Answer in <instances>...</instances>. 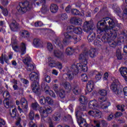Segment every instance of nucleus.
<instances>
[{
  "mask_svg": "<svg viewBox=\"0 0 127 127\" xmlns=\"http://www.w3.org/2000/svg\"><path fill=\"white\" fill-rule=\"evenodd\" d=\"M88 115L93 118H101L102 112L99 109H95L88 112Z\"/></svg>",
  "mask_w": 127,
  "mask_h": 127,
  "instance_id": "9b49d317",
  "label": "nucleus"
},
{
  "mask_svg": "<svg viewBox=\"0 0 127 127\" xmlns=\"http://www.w3.org/2000/svg\"><path fill=\"white\" fill-rule=\"evenodd\" d=\"M93 25L91 21H86L84 23L82 29L85 32H89L90 30H93Z\"/></svg>",
  "mask_w": 127,
  "mask_h": 127,
  "instance_id": "9d476101",
  "label": "nucleus"
},
{
  "mask_svg": "<svg viewBox=\"0 0 127 127\" xmlns=\"http://www.w3.org/2000/svg\"><path fill=\"white\" fill-rule=\"evenodd\" d=\"M16 116V108H14L12 110V114H11V117L12 118H15Z\"/></svg>",
  "mask_w": 127,
  "mask_h": 127,
  "instance_id": "864d4df0",
  "label": "nucleus"
},
{
  "mask_svg": "<svg viewBox=\"0 0 127 127\" xmlns=\"http://www.w3.org/2000/svg\"><path fill=\"white\" fill-rule=\"evenodd\" d=\"M54 55L56 57H57L58 58H61V57H63V53L61 52L59 50H55L54 51Z\"/></svg>",
  "mask_w": 127,
  "mask_h": 127,
  "instance_id": "bb28decb",
  "label": "nucleus"
},
{
  "mask_svg": "<svg viewBox=\"0 0 127 127\" xmlns=\"http://www.w3.org/2000/svg\"><path fill=\"white\" fill-rule=\"evenodd\" d=\"M29 118L31 121L34 119V113L32 110H31L29 113Z\"/></svg>",
  "mask_w": 127,
  "mask_h": 127,
  "instance_id": "6e6d98bb",
  "label": "nucleus"
},
{
  "mask_svg": "<svg viewBox=\"0 0 127 127\" xmlns=\"http://www.w3.org/2000/svg\"><path fill=\"white\" fill-rule=\"evenodd\" d=\"M73 31L76 34H82L83 31L80 27L74 28L73 26H68L66 29V32L63 33V35L64 39L63 40L64 45H68V40H77V36L74 34Z\"/></svg>",
  "mask_w": 127,
  "mask_h": 127,
  "instance_id": "7ed1b4c3",
  "label": "nucleus"
},
{
  "mask_svg": "<svg viewBox=\"0 0 127 127\" xmlns=\"http://www.w3.org/2000/svg\"><path fill=\"white\" fill-rule=\"evenodd\" d=\"M117 109L119 111H121L122 112H124V111H125V105H119L117 106Z\"/></svg>",
  "mask_w": 127,
  "mask_h": 127,
  "instance_id": "09e8293b",
  "label": "nucleus"
},
{
  "mask_svg": "<svg viewBox=\"0 0 127 127\" xmlns=\"http://www.w3.org/2000/svg\"><path fill=\"white\" fill-rule=\"evenodd\" d=\"M96 75L95 76V78L97 81H99V80H101L102 78V76L103 75V72H98L96 71Z\"/></svg>",
  "mask_w": 127,
  "mask_h": 127,
  "instance_id": "72a5a7b5",
  "label": "nucleus"
},
{
  "mask_svg": "<svg viewBox=\"0 0 127 127\" xmlns=\"http://www.w3.org/2000/svg\"><path fill=\"white\" fill-rule=\"evenodd\" d=\"M120 74L124 78L126 81H127V68L122 67L120 69Z\"/></svg>",
  "mask_w": 127,
  "mask_h": 127,
  "instance_id": "f3484780",
  "label": "nucleus"
},
{
  "mask_svg": "<svg viewBox=\"0 0 127 127\" xmlns=\"http://www.w3.org/2000/svg\"><path fill=\"white\" fill-rule=\"evenodd\" d=\"M118 21L115 18H110L106 17L99 21L97 23V33L102 34V32L105 31L111 32L112 29L115 27V23H117Z\"/></svg>",
  "mask_w": 127,
  "mask_h": 127,
  "instance_id": "f257e3e1",
  "label": "nucleus"
},
{
  "mask_svg": "<svg viewBox=\"0 0 127 127\" xmlns=\"http://www.w3.org/2000/svg\"><path fill=\"white\" fill-rule=\"evenodd\" d=\"M116 56L119 60L122 59L123 56H122V52L121 50H119L117 51Z\"/></svg>",
  "mask_w": 127,
  "mask_h": 127,
  "instance_id": "ea45409f",
  "label": "nucleus"
},
{
  "mask_svg": "<svg viewBox=\"0 0 127 127\" xmlns=\"http://www.w3.org/2000/svg\"><path fill=\"white\" fill-rule=\"evenodd\" d=\"M101 107V104L99 105L98 104V101L96 100H91L89 102L88 104V107L90 109H95V108H97L98 107Z\"/></svg>",
  "mask_w": 127,
  "mask_h": 127,
  "instance_id": "dca6fc26",
  "label": "nucleus"
},
{
  "mask_svg": "<svg viewBox=\"0 0 127 127\" xmlns=\"http://www.w3.org/2000/svg\"><path fill=\"white\" fill-rule=\"evenodd\" d=\"M44 90L45 93L50 95L51 97H53V98H56V94H55L53 91L50 90V87H49V86H46Z\"/></svg>",
  "mask_w": 127,
  "mask_h": 127,
  "instance_id": "a211bd4d",
  "label": "nucleus"
},
{
  "mask_svg": "<svg viewBox=\"0 0 127 127\" xmlns=\"http://www.w3.org/2000/svg\"><path fill=\"white\" fill-rule=\"evenodd\" d=\"M45 101L46 103H47V104H48V105H53L54 103V101H53L52 98L48 97L45 98Z\"/></svg>",
  "mask_w": 127,
  "mask_h": 127,
  "instance_id": "2f4dec72",
  "label": "nucleus"
},
{
  "mask_svg": "<svg viewBox=\"0 0 127 127\" xmlns=\"http://www.w3.org/2000/svg\"><path fill=\"white\" fill-rule=\"evenodd\" d=\"M56 44L58 46V47H60L61 49H62L63 48V45L61 44V41L60 40H57L56 42Z\"/></svg>",
  "mask_w": 127,
  "mask_h": 127,
  "instance_id": "603ef678",
  "label": "nucleus"
},
{
  "mask_svg": "<svg viewBox=\"0 0 127 127\" xmlns=\"http://www.w3.org/2000/svg\"><path fill=\"white\" fill-rule=\"evenodd\" d=\"M3 95H5L6 97H7V98L4 99L3 101L4 105L5 108L8 109V108L10 107V103H9V100H8V97H9V93H8V91H5L4 92Z\"/></svg>",
  "mask_w": 127,
  "mask_h": 127,
  "instance_id": "2eb2a0df",
  "label": "nucleus"
},
{
  "mask_svg": "<svg viewBox=\"0 0 127 127\" xmlns=\"http://www.w3.org/2000/svg\"><path fill=\"white\" fill-rule=\"evenodd\" d=\"M73 49H72V48H66V49L65 50V53L66 54V55H72V54H73Z\"/></svg>",
  "mask_w": 127,
  "mask_h": 127,
  "instance_id": "f704fd0d",
  "label": "nucleus"
},
{
  "mask_svg": "<svg viewBox=\"0 0 127 127\" xmlns=\"http://www.w3.org/2000/svg\"><path fill=\"white\" fill-rule=\"evenodd\" d=\"M36 2L34 3L35 5H41V3L44 4L46 2V0H36Z\"/></svg>",
  "mask_w": 127,
  "mask_h": 127,
  "instance_id": "e433bc0d",
  "label": "nucleus"
},
{
  "mask_svg": "<svg viewBox=\"0 0 127 127\" xmlns=\"http://www.w3.org/2000/svg\"><path fill=\"white\" fill-rule=\"evenodd\" d=\"M52 74H53L54 75H55V76H57L58 75V71H57L56 69H54L52 71Z\"/></svg>",
  "mask_w": 127,
  "mask_h": 127,
  "instance_id": "338daca9",
  "label": "nucleus"
},
{
  "mask_svg": "<svg viewBox=\"0 0 127 127\" xmlns=\"http://www.w3.org/2000/svg\"><path fill=\"white\" fill-rule=\"evenodd\" d=\"M78 64H72L70 68V69L67 71L66 75L67 76L68 80L69 81H72L74 77L77 76V74H78L79 71H83L82 68H80V67L77 65Z\"/></svg>",
  "mask_w": 127,
  "mask_h": 127,
  "instance_id": "423d86ee",
  "label": "nucleus"
},
{
  "mask_svg": "<svg viewBox=\"0 0 127 127\" xmlns=\"http://www.w3.org/2000/svg\"><path fill=\"white\" fill-rule=\"evenodd\" d=\"M30 60H31V59H30V57H27L26 59L23 60V63H24V64H26V65H27L26 69L27 71H32L34 69V66H33L32 64H28V62H29Z\"/></svg>",
  "mask_w": 127,
  "mask_h": 127,
  "instance_id": "f8f14e48",
  "label": "nucleus"
},
{
  "mask_svg": "<svg viewBox=\"0 0 127 127\" xmlns=\"http://www.w3.org/2000/svg\"><path fill=\"white\" fill-rule=\"evenodd\" d=\"M94 44L95 46H100L102 45V42L99 40H96L94 41Z\"/></svg>",
  "mask_w": 127,
  "mask_h": 127,
  "instance_id": "8fccbe9b",
  "label": "nucleus"
},
{
  "mask_svg": "<svg viewBox=\"0 0 127 127\" xmlns=\"http://www.w3.org/2000/svg\"><path fill=\"white\" fill-rule=\"evenodd\" d=\"M20 104L22 107L25 110H27V108H28L27 106V101L25 100V98H22L20 100Z\"/></svg>",
  "mask_w": 127,
  "mask_h": 127,
  "instance_id": "b1692460",
  "label": "nucleus"
},
{
  "mask_svg": "<svg viewBox=\"0 0 127 127\" xmlns=\"http://www.w3.org/2000/svg\"><path fill=\"white\" fill-rule=\"evenodd\" d=\"M48 10H49V7H48V6L45 5H43L41 9L42 13H46Z\"/></svg>",
  "mask_w": 127,
  "mask_h": 127,
  "instance_id": "4c0bfd02",
  "label": "nucleus"
},
{
  "mask_svg": "<svg viewBox=\"0 0 127 127\" xmlns=\"http://www.w3.org/2000/svg\"><path fill=\"white\" fill-rule=\"evenodd\" d=\"M12 48L14 51H18L19 48L16 46V40L13 38L11 39Z\"/></svg>",
  "mask_w": 127,
  "mask_h": 127,
  "instance_id": "5701e85b",
  "label": "nucleus"
},
{
  "mask_svg": "<svg viewBox=\"0 0 127 127\" xmlns=\"http://www.w3.org/2000/svg\"><path fill=\"white\" fill-rule=\"evenodd\" d=\"M95 39V34L92 33L91 34H90L88 36V40L89 42H92V41H94V40Z\"/></svg>",
  "mask_w": 127,
  "mask_h": 127,
  "instance_id": "c9c22d12",
  "label": "nucleus"
},
{
  "mask_svg": "<svg viewBox=\"0 0 127 127\" xmlns=\"http://www.w3.org/2000/svg\"><path fill=\"white\" fill-rule=\"evenodd\" d=\"M37 59H41L42 57V54L40 52H38L36 56Z\"/></svg>",
  "mask_w": 127,
  "mask_h": 127,
  "instance_id": "bf43d9fd",
  "label": "nucleus"
},
{
  "mask_svg": "<svg viewBox=\"0 0 127 127\" xmlns=\"http://www.w3.org/2000/svg\"><path fill=\"white\" fill-rule=\"evenodd\" d=\"M56 68H58L59 70H62V68H63V65H62V64L60 62H58L56 64Z\"/></svg>",
  "mask_w": 127,
  "mask_h": 127,
  "instance_id": "de8ad7c7",
  "label": "nucleus"
},
{
  "mask_svg": "<svg viewBox=\"0 0 127 127\" xmlns=\"http://www.w3.org/2000/svg\"><path fill=\"white\" fill-rule=\"evenodd\" d=\"M53 89L54 90V91L56 92H58L57 91V89H58V85L57 84H55L53 86Z\"/></svg>",
  "mask_w": 127,
  "mask_h": 127,
  "instance_id": "0e129e2a",
  "label": "nucleus"
},
{
  "mask_svg": "<svg viewBox=\"0 0 127 127\" xmlns=\"http://www.w3.org/2000/svg\"><path fill=\"white\" fill-rule=\"evenodd\" d=\"M94 82H93V81L90 80L88 82L86 86V89L89 93H90V92H92V91H93V90L94 89Z\"/></svg>",
  "mask_w": 127,
  "mask_h": 127,
  "instance_id": "aec40b11",
  "label": "nucleus"
},
{
  "mask_svg": "<svg viewBox=\"0 0 127 127\" xmlns=\"http://www.w3.org/2000/svg\"><path fill=\"white\" fill-rule=\"evenodd\" d=\"M82 113H81L79 111H76L75 112V116L77 119V122L79 124V125H82V124H84V125H86V120L84 119L80 115H81Z\"/></svg>",
  "mask_w": 127,
  "mask_h": 127,
  "instance_id": "ddd939ff",
  "label": "nucleus"
},
{
  "mask_svg": "<svg viewBox=\"0 0 127 127\" xmlns=\"http://www.w3.org/2000/svg\"><path fill=\"white\" fill-rule=\"evenodd\" d=\"M48 61L49 62V65L50 67H56V62H55L51 58H49L48 59Z\"/></svg>",
  "mask_w": 127,
  "mask_h": 127,
  "instance_id": "393cba45",
  "label": "nucleus"
},
{
  "mask_svg": "<svg viewBox=\"0 0 127 127\" xmlns=\"http://www.w3.org/2000/svg\"><path fill=\"white\" fill-rule=\"evenodd\" d=\"M123 116V114L122 112H117L115 114V117L116 118H119V117H122Z\"/></svg>",
  "mask_w": 127,
  "mask_h": 127,
  "instance_id": "69168bd1",
  "label": "nucleus"
},
{
  "mask_svg": "<svg viewBox=\"0 0 127 127\" xmlns=\"http://www.w3.org/2000/svg\"><path fill=\"white\" fill-rule=\"evenodd\" d=\"M52 112V108L49 106H46L41 108L40 114L42 118H46V117H48L49 114H51Z\"/></svg>",
  "mask_w": 127,
  "mask_h": 127,
  "instance_id": "1a4fd4ad",
  "label": "nucleus"
},
{
  "mask_svg": "<svg viewBox=\"0 0 127 127\" xmlns=\"http://www.w3.org/2000/svg\"><path fill=\"white\" fill-rule=\"evenodd\" d=\"M71 13L74 15H79V14H80V11L77 9H72L71 10Z\"/></svg>",
  "mask_w": 127,
  "mask_h": 127,
  "instance_id": "a18cd8bd",
  "label": "nucleus"
},
{
  "mask_svg": "<svg viewBox=\"0 0 127 127\" xmlns=\"http://www.w3.org/2000/svg\"><path fill=\"white\" fill-rule=\"evenodd\" d=\"M82 19L81 18H76V22H75V24L77 25H80V24H82Z\"/></svg>",
  "mask_w": 127,
  "mask_h": 127,
  "instance_id": "13d9d810",
  "label": "nucleus"
},
{
  "mask_svg": "<svg viewBox=\"0 0 127 127\" xmlns=\"http://www.w3.org/2000/svg\"><path fill=\"white\" fill-rule=\"evenodd\" d=\"M61 86H63V87H64L67 91L68 92H70L72 89V87L71 86V84L69 82H63L61 83Z\"/></svg>",
  "mask_w": 127,
  "mask_h": 127,
  "instance_id": "4be33fe9",
  "label": "nucleus"
},
{
  "mask_svg": "<svg viewBox=\"0 0 127 127\" xmlns=\"http://www.w3.org/2000/svg\"><path fill=\"white\" fill-rule=\"evenodd\" d=\"M65 11H66L67 13H70V11H71V6L69 5L67 6L65 8Z\"/></svg>",
  "mask_w": 127,
  "mask_h": 127,
  "instance_id": "e2e57ef3",
  "label": "nucleus"
},
{
  "mask_svg": "<svg viewBox=\"0 0 127 127\" xmlns=\"http://www.w3.org/2000/svg\"><path fill=\"white\" fill-rule=\"evenodd\" d=\"M68 18V16L65 13L62 14L61 15L60 19L62 20H65V19H67Z\"/></svg>",
  "mask_w": 127,
  "mask_h": 127,
  "instance_id": "3c124183",
  "label": "nucleus"
},
{
  "mask_svg": "<svg viewBox=\"0 0 127 127\" xmlns=\"http://www.w3.org/2000/svg\"><path fill=\"white\" fill-rule=\"evenodd\" d=\"M98 52L95 49H91L90 50H85L80 55L79 59L81 63L77 64V67H79L83 72H87L88 71V57L89 56L91 58H94L97 56Z\"/></svg>",
  "mask_w": 127,
  "mask_h": 127,
  "instance_id": "f03ea898",
  "label": "nucleus"
},
{
  "mask_svg": "<svg viewBox=\"0 0 127 127\" xmlns=\"http://www.w3.org/2000/svg\"><path fill=\"white\" fill-rule=\"evenodd\" d=\"M99 93L101 96V97L99 99V102L100 103V106L102 109H107L110 106H111V102L108 98H107V91L104 89L100 90Z\"/></svg>",
  "mask_w": 127,
  "mask_h": 127,
  "instance_id": "20e7f679",
  "label": "nucleus"
},
{
  "mask_svg": "<svg viewBox=\"0 0 127 127\" xmlns=\"http://www.w3.org/2000/svg\"><path fill=\"white\" fill-rule=\"evenodd\" d=\"M109 44L111 47H116L117 45H119V43H117L114 41L111 42H109Z\"/></svg>",
  "mask_w": 127,
  "mask_h": 127,
  "instance_id": "49530a36",
  "label": "nucleus"
},
{
  "mask_svg": "<svg viewBox=\"0 0 127 127\" xmlns=\"http://www.w3.org/2000/svg\"><path fill=\"white\" fill-rule=\"evenodd\" d=\"M3 60H4L6 63H8V60L7 59V57L6 56H4L2 55L1 58H0V63L3 64Z\"/></svg>",
  "mask_w": 127,
  "mask_h": 127,
  "instance_id": "c756f323",
  "label": "nucleus"
},
{
  "mask_svg": "<svg viewBox=\"0 0 127 127\" xmlns=\"http://www.w3.org/2000/svg\"><path fill=\"white\" fill-rule=\"evenodd\" d=\"M45 80L47 83H50L51 82V78L49 76V75H45Z\"/></svg>",
  "mask_w": 127,
  "mask_h": 127,
  "instance_id": "4d7b16f0",
  "label": "nucleus"
},
{
  "mask_svg": "<svg viewBox=\"0 0 127 127\" xmlns=\"http://www.w3.org/2000/svg\"><path fill=\"white\" fill-rule=\"evenodd\" d=\"M21 36L22 37H24V38L29 37V33L27 31H22L21 32Z\"/></svg>",
  "mask_w": 127,
  "mask_h": 127,
  "instance_id": "473e14b6",
  "label": "nucleus"
},
{
  "mask_svg": "<svg viewBox=\"0 0 127 127\" xmlns=\"http://www.w3.org/2000/svg\"><path fill=\"white\" fill-rule=\"evenodd\" d=\"M76 20H77V18L75 17L71 18L70 19V22L71 23H73L74 24H76Z\"/></svg>",
  "mask_w": 127,
  "mask_h": 127,
  "instance_id": "052dcab7",
  "label": "nucleus"
},
{
  "mask_svg": "<svg viewBox=\"0 0 127 127\" xmlns=\"http://www.w3.org/2000/svg\"><path fill=\"white\" fill-rule=\"evenodd\" d=\"M29 78L31 81H34L32 83V90L34 93H37L39 90V84L36 81L39 78V73L36 72H33L30 73Z\"/></svg>",
  "mask_w": 127,
  "mask_h": 127,
  "instance_id": "39448f33",
  "label": "nucleus"
},
{
  "mask_svg": "<svg viewBox=\"0 0 127 127\" xmlns=\"http://www.w3.org/2000/svg\"><path fill=\"white\" fill-rule=\"evenodd\" d=\"M73 92L75 95H79L81 93V89H79V87H76L73 88Z\"/></svg>",
  "mask_w": 127,
  "mask_h": 127,
  "instance_id": "79ce46f5",
  "label": "nucleus"
},
{
  "mask_svg": "<svg viewBox=\"0 0 127 127\" xmlns=\"http://www.w3.org/2000/svg\"><path fill=\"white\" fill-rule=\"evenodd\" d=\"M50 10L51 12H53V13H55L58 11V6H57L56 4H52L50 7Z\"/></svg>",
  "mask_w": 127,
  "mask_h": 127,
  "instance_id": "a878e982",
  "label": "nucleus"
},
{
  "mask_svg": "<svg viewBox=\"0 0 127 127\" xmlns=\"http://www.w3.org/2000/svg\"><path fill=\"white\" fill-rule=\"evenodd\" d=\"M39 105L37 104V102H35L32 103L31 105V108L33 110H37L38 109Z\"/></svg>",
  "mask_w": 127,
  "mask_h": 127,
  "instance_id": "c03bdc74",
  "label": "nucleus"
},
{
  "mask_svg": "<svg viewBox=\"0 0 127 127\" xmlns=\"http://www.w3.org/2000/svg\"><path fill=\"white\" fill-rule=\"evenodd\" d=\"M80 79L82 82H87L88 80V75L86 74H83L80 76Z\"/></svg>",
  "mask_w": 127,
  "mask_h": 127,
  "instance_id": "58836bf2",
  "label": "nucleus"
},
{
  "mask_svg": "<svg viewBox=\"0 0 127 127\" xmlns=\"http://www.w3.org/2000/svg\"><path fill=\"white\" fill-rule=\"evenodd\" d=\"M87 101V98L85 97L84 96H81L79 98V101L81 104V106L78 108V110L81 111H85L86 110V105H85V102Z\"/></svg>",
  "mask_w": 127,
  "mask_h": 127,
  "instance_id": "4468645a",
  "label": "nucleus"
},
{
  "mask_svg": "<svg viewBox=\"0 0 127 127\" xmlns=\"http://www.w3.org/2000/svg\"><path fill=\"white\" fill-rule=\"evenodd\" d=\"M29 126H30V127H37L36 125H35V124L33 123V122H32V121H31L30 122Z\"/></svg>",
  "mask_w": 127,
  "mask_h": 127,
  "instance_id": "680f3d73",
  "label": "nucleus"
},
{
  "mask_svg": "<svg viewBox=\"0 0 127 127\" xmlns=\"http://www.w3.org/2000/svg\"><path fill=\"white\" fill-rule=\"evenodd\" d=\"M40 103L41 105H44L46 103L45 98L44 96H41L40 99Z\"/></svg>",
  "mask_w": 127,
  "mask_h": 127,
  "instance_id": "5fc2aeb1",
  "label": "nucleus"
},
{
  "mask_svg": "<svg viewBox=\"0 0 127 127\" xmlns=\"http://www.w3.org/2000/svg\"><path fill=\"white\" fill-rule=\"evenodd\" d=\"M54 121H59L60 120V114L59 113H56L53 116Z\"/></svg>",
  "mask_w": 127,
  "mask_h": 127,
  "instance_id": "a19ab883",
  "label": "nucleus"
},
{
  "mask_svg": "<svg viewBox=\"0 0 127 127\" xmlns=\"http://www.w3.org/2000/svg\"><path fill=\"white\" fill-rule=\"evenodd\" d=\"M10 28L12 31H17L18 30V23L14 21L9 25Z\"/></svg>",
  "mask_w": 127,
  "mask_h": 127,
  "instance_id": "6ab92c4d",
  "label": "nucleus"
},
{
  "mask_svg": "<svg viewBox=\"0 0 127 127\" xmlns=\"http://www.w3.org/2000/svg\"><path fill=\"white\" fill-rule=\"evenodd\" d=\"M33 43L35 47H43V46L42 41L39 39H34Z\"/></svg>",
  "mask_w": 127,
  "mask_h": 127,
  "instance_id": "412c9836",
  "label": "nucleus"
},
{
  "mask_svg": "<svg viewBox=\"0 0 127 127\" xmlns=\"http://www.w3.org/2000/svg\"><path fill=\"white\" fill-rule=\"evenodd\" d=\"M119 86L118 79H115L111 84V89L116 95H120L123 92L122 88H118Z\"/></svg>",
  "mask_w": 127,
  "mask_h": 127,
  "instance_id": "6e6552de",
  "label": "nucleus"
},
{
  "mask_svg": "<svg viewBox=\"0 0 127 127\" xmlns=\"http://www.w3.org/2000/svg\"><path fill=\"white\" fill-rule=\"evenodd\" d=\"M57 95H59V97L62 99L65 98V91L64 90H61L59 91L56 92Z\"/></svg>",
  "mask_w": 127,
  "mask_h": 127,
  "instance_id": "cd10ccee",
  "label": "nucleus"
},
{
  "mask_svg": "<svg viewBox=\"0 0 127 127\" xmlns=\"http://www.w3.org/2000/svg\"><path fill=\"white\" fill-rule=\"evenodd\" d=\"M26 47L25 46V44L22 43L21 44V55H23V54H25L26 51Z\"/></svg>",
  "mask_w": 127,
  "mask_h": 127,
  "instance_id": "c85d7f7f",
  "label": "nucleus"
},
{
  "mask_svg": "<svg viewBox=\"0 0 127 127\" xmlns=\"http://www.w3.org/2000/svg\"><path fill=\"white\" fill-rule=\"evenodd\" d=\"M47 49L49 52H52L53 51V45L51 43H48L47 44Z\"/></svg>",
  "mask_w": 127,
  "mask_h": 127,
  "instance_id": "7c9ffc66",
  "label": "nucleus"
},
{
  "mask_svg": "<svg viewBox=\"0 0 127 127\" xmlns=\"http://www.w3.org/2000/svg\"><path fill=\"white\" fill-rule=\"evenodd\" d=\"M32 7V4L26 1L24 2H20L19 5L17 7V9L21 13L26 12L27 10H30Z\"/></svg>",
  "mask_w": 127,
  "mask_h": 127,
  "instance_id": "0eeeda50",
  "label": "nucleus"
},
{
  "mask_svg": "<svg viewBox=\"0 0 127 127\" xmlns=\"http://www.w3.org/2000/svg\"><path fill=\"white\" fill-rule=\"evenodd\" d=\"M125 96H127V87H125L123 89Z\"/></svg>",
  "mask_w": 127,
  "mask_h": 127,
  "instance_id": "774afa93",
  "label": "nucleus"
},
{
  "mask_svg": "<svg viewBox=\"0 0 127 127\" xmlns=\"http://www.w3.org/2000/svg\"><path fill=\"white\" fill-rule=\"evenodd\" d=\"M0 8L2 9V13L4 16H6L8 15V11L6 9H3V7L2 6L0 5Z\"/></svg>",
  "mask_w": 127,
  "mask_h": 127,
  "instance_id": "37998d69",
  "label": "nucleus"
}]
</instances>
